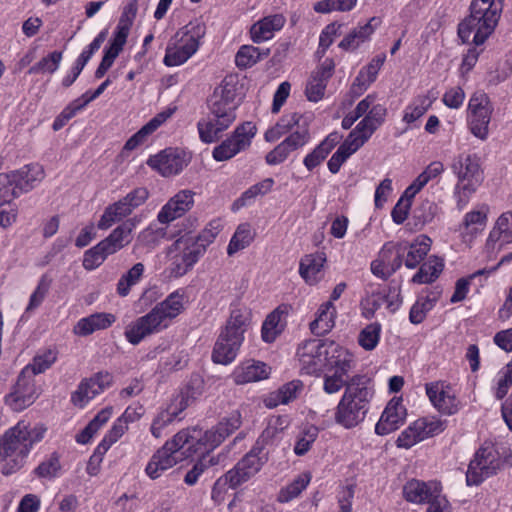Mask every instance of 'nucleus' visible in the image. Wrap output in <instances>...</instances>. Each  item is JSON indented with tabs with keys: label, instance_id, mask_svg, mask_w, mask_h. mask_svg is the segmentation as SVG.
Listing matches in <instances>:
<instances>
[{
	"label": "nucleus",
	"instance_id": "0eeeda50",
	"mask_svg": "<svg viewBox=\"0 0 512 512\" xmlns=\"http://www.w3.org/2000/svg\"><path fill=\"white\" fill-rule=\"evenodd\" d=\"M442 486L437 481H408L403 487L404 498L414 504H429L427 512H450V504L442 495Z\"/></svg>",
	"mask_w": 512,
	"mask_h": 512
},
{
	"label": "nucleus",
	"instance_id": "3c124183",
	"mask_svg": "<svg viewBox=\"0 0 512 512\" xmlns=\"http://www.w3.org/2000/svg\"><path fill=\"white\" fill-rule=\"evenodd\" d=\"M444 264L437 257H430L424 262L418 272L412 277V282L416 284H428L435 281L442 272Z\"/></svg>",
	"mask_w": 512,
	"mask_h": 512
},
{
	"label": "nucleus",
	"instance_id": "c9c22d12",
	"mask_svg": "<svg viewBox=\"0 0 512 512\" xmlns=\"http://www.w3.org/2000/svg\"><path fill=\"white\" fill-rule=\"evenodd\" d=\"M181 461L169 451L168 446L159 448L150 458L145 472L151 479L159 478L166 470Z\"/></svg>",
	"mask_w": 512,
	"mask_h": 512
},
{
	"label": "nucleus",
	"instance_id": "7c9ffc66",
	"mask_svg": "<svg viewBox=\"0 0 512 512\" xmlns=\"http://www.w3.org/2000/svg\"><path fill=\"white\" fill-rule=\"evenodd\" d=\"M242 344L243 341L220 332L212 351V361L221 365L231 364L236 359Z\"/></svg>",
	"mask_w": 512,
	"mask_h": 512
},
{
	"label": "nucleus",
	"instance_id": "cd10ccee",
	"mask_svg": "<svg viewBox=\"0 0 512 512\" xmlns=\"http://www.w3.org/2000/svg\"><path fill=\"white\" fill-rule=\"evenodd\" d=\"M488 207L482 205L478 209L465 214L459 226L461 239L466 244H471L476 236L483 231L487 223Z\"/></svg>",
	"mask_w": 512,
	"mask_h": 512
},
{
	"label": "nucleus",
	"instance_id": "f8f14e48",
	"mask_svg": "<svg viewBox=\"0 0 512 512\" xmlns=\"http://www.w3.org/2000/svg\"><path fill=\"white\" fill-rule=\"evenodd\" d=\"M445 429V422L435 417L417 419L403 430L397 438L399 448L409 449L418 442L440 434Z\"/></svg>",
	"mask_w": 512,
	"mask_h": 512
},
{
	"label": "nucleus",
	"instance_id": "4be33fe9",
	"mask_svg": "<svg viewBox=\"0 0 512 512\" xmlns=\"http://www.w3.org/2000/svg\"><path fill=\"white\" fill-rule=\"evenodd\" d=\"M325 367L328 372L348 377L355 366L353 354L346 348L329 340L327 342Z\"/></svg>",
	"mask_w": 512,
	"mask_h": 512
},
{
	"label": "nucleus",
	"instance_id": "338daca9",
	"mask_svg": "<svg viewBox=\"0 0 512 512\" xmlns=\"http://www.w3.org/2000/svg\"><path fill=\"white\" fill-rule=\"evenodd\" d=\"M512 385V360L507 363L498 373L497 388L495 396L497 399H503Z\"/></svg>",
	"mask_w": 512,
	"mask_h": 512
},
{
	"label": "nucleus",
	"instance_id": "0e129e2a",
	"mask_svg": "<svg viewBox=\"0 0 512 512\" xmlns=\"http://www.w3.org/2000/svg\"><path fill=\"white\" fill-rule=\"evenodd\" d=\"M110 254L104 250L99 242L94 247L87 250L83 258V267L86 270H94L99 267Z\"/></svg>",
	"mask_w": 512,
	"mask_h": 512
},
{
	"label": "nucleus",
	"instance_id": "f257e3e1",
	"mask_svg": "<svg viewBox=\"0 0 512 512\" xmlns=\"http://www.w3.org/2000/svg\"><path fill=\"white\" fill-rule=\"evenodd\" d=\"M45 431L42 426L31 427L25 420H20L9 428L2 437L0 449L2 473L10 475L18 471L24 465L33 445L43 439Z\"/></svg>",
	"mask_w": 512,
	"mask_h": 512
},
{
	"label": "nucleus",
	"instance_id": "09e8293b",
	"mask_svg": "<svg viewBox=\"0 0 512 512\" xmlns=\"http://www.w3.org/2000/svg\"><path fill=\"white\" fill-rule=\"evenodd\" d=\"M301 120L302 116L298 113L283 115L275 126L265 132V140L267 142H274L278 140L283 134L289 132L295 126L296 128H298V126H302L303 124H300Z\"/></svg>",
	"mask_w": 512,
	"mask_h": 512
},
{
	"label": "nucleus",
	"instance_id": "e2e57ef3",
	"mask_svg": "<svg viewBox=\"0 0 512 512\" xmlns=\"http://www.w3.org/2000/svg\"><path fill=\"white\" fill-rule=\"evenodd\" d=\"M380 333L381 325L379 323L375 322L367 325L359 333V345L367 351L373 350L379 342Z\"/></svg>",
	"mask_w": 512,
	"mask_h": 512
},
{
	"label": "nucleus",
	"instance_id": "49530a36",
	"mask_svg": "<svg viewBox=\"0 0 512 512\" xmlns=\"http://www.w3.org/2000/svg\"><path fill=\"white\" fill-rule=\"evenodd\" d=\"M376 21V18H371L370 21L365 23L364 25L358 26L353 29L349 34H347L342 41L339 43V47L343 50H355L357 49L363 42L369 39V37L373 34L375 27L373 26V22Z\"/></svg>",
	"mask_w": 512,
	"mask_h": 512
},
{
	"label": "nucleus",
	"instance_id": "423d86ee",
	"mask_svg": "<svg viewBox=\"0 0 512 512\" xmlns=\"http://www.w3.org/2000/svg\"><path fill=\"white\" fill-rule=\"evenodd\" d=\"M240 90L238 76L226 75L210 96L209 107L212 116L233 123L236 119V110L242 101Z\"/></svg>",
	"mask_w": 512,
	"mask_h": 512
},
{
	"label": "nucleus",
	"instance_id": "72a5a7b5",
	"mask_svg": "<svg viewBox=\"0 0 512 512\" xmlns=\"http://www.w3.org/2000/svg\"><path fill=\"white\" fill-rule=\"evenodd\" d=\"M432 240L426 235H419L412 243H402L403 262L408 269L416 268L427 256Z\"/></svg>",
	"mask_w": 512,
	"mask_h": 512
},
{
	"label": "nucleus",
	"instance_id": "20e7f679",
	"mask_svg": "<svg viewBox=\"0 0 512 512\" xmlns=\"http://www.w3.org/2000/svg\"><path fill=\"white\" fill-rule=\"evenodd\" d=\"M501 2L474 0L470 6V14L458 25V36L463 43L470 41L475 45L483 44L494 31L500 13Z\"/></svg>",
	"mask_w": 512,
	"mask_h": 512
},
{
	"label": "nucleus",
	"instance_id": "ddd939ff",
	"mask_svg": "<svg viewBox=\"0 0 512 512\" xmlns=\"http://www.w3.org/2000/svg\"><path fill=\"white\" fill-rule=\"evenodd\" d=\"M512 243V211L502 213L487 237L484 254L487 261L495 260L503 248Z\"/></svg>",
	"mask_w": 512,
	"mask_h": 512
},
{
	"label": "nucleus",
	"instance_id": "c03bdc74",
	"mask_svg": "<svg viewBox=\"0 0 512 512\" xmlns=\"http://www.w3.org/2000/svg\"><path fill=\"white\" fill-rule=\"evenodd\" d=\"M131 213L132 210L127 206L126 202L120 199L105 208L97 227L100 230H107L113 224L120 222Z\"/></svg>",
	"mask_w": 512,
	"mask_h": 512
},
{
	"label": "nucleus",
	"instance_id": "680f3d73",
	"mask_svg": "<svg viewBox=\"0 0 512 512\" xmlns=\"http://www.w3.org/2000/svg\"><path fill=\"white\" fill-rule=\"evenodd\" d=\"M63 54L60 51H53L28 70L29 74L54 73L59 68Z\"/></svg>",
	"mask_w": 512,
	"mask_h": 512
},
{
	"label": "nucleus",
	"instance_id": "69168bd1",
	"mask_svg": "<svg viewBox=\"0 0 512 512\" xmlns=\"http://www.w3.org/2000/svg\"><path fill=\"white\" fill-rule=\"evenodd\" d=\"M357 0H322L314 5L318 13H329L332 11H350L356 5Z\"/></svg>",
	"mask_w": 512,
	"mask_h": 512
},
{
	"label": "nucleus",
	"instance_id": "a211bd4d",
	"mask_svg": "<svg viewBox=\"0 0 512 512\" xmlns=\"http://www.w3.org/2000/svg\"><path fill=\"white\" fill-rule=\"evenodd\" d=\"M189 399V390L180 392L171 400L166 408L157 414L150 427L151 434L155 438H160L163 429L169 424L174 421H180L183 418L182 413L188 407Z\"/></svg>",
	"mask_w": 512,
	"mask_h": 512
},
{
	"label": "nucleus",
	"instance_id": "bb28decb",
	"mask_svg": "<svg viewBox=\"0 0 512 512\" xmlns=\"http://www.w3.org/2000/svg\"><path fill=\"white\" fill-rule=\"evenodd\" d=\"M192 207V192L190 190L179 191L159 211L157 220L167 225L177 218L182 217Z\"/></svg>",
	"mask_w": 512,
	"mask_h": 512
},
{
	"label": "nucleus",
	"instance_id": "a19ab883",
	"mask_svg": "<svg viewBox=\"0 0 512 512\" xmlns=\"http://www.w3.org/2000/svg\"><path fill=\"white\" fill-rule=\"evenodd\" d=\"M339 135L337 133L329 134L311 153L304 158V165L308 170L317 167L338 144Z\"/></svg>",
	"mask_w": 512,
	"mask_h": 512
},
{
	"label": "nucleus",
	"instance_id": "2eb2a0df",
	"mask_svg": "<svg viewBox=\"0 0 512 512\" xmlns=\"http://www.w3.org/2000/svg\"><path fill=\"white\" fill-rule=\"evenodd\" d=\"M113 383V376L108 371H100L89 378L83 379L71 395V402L79 407H85L89 401L109 388Z\"/></svg>",
	"mask_w": 512,
	"mask_h": 512
},
{
	"label": "nucleus",
	"instance_id": "9b49d317",
	"mask_svg": "<svg viewBox=\"0 0 512 512\" xmlns=\"http://www.w3.org/2000/svg\"><path fill=\"white\" fill-rule=\"evenodd\" d=\"M328 341V339H308L298 346L296 354L302 374L318 375L324 369Z\"/></svg>",
	"mask_w": 512,
	"mask_h": 512
},
{
	"label": "nucleus",
	"instance_id": "aec40b11",
	"mask_svg": "<svg viewBox=\"0 0 512 512\" xmlns=\"http://www.w3.org/2000/svg\"><path fill=\"white\" fill-rule=\"evenodd\" d=\"M310 140V133L306 123L298 126L288 137L278 144L266 155V162L269 165H277L284 162L291 152L305 146Z\"/></svg>",
	"mask_w": 512,
	"mask_h": 512
},
{
	"label": "nucleus",
	"instance_id": "5701e85b",
	"mask_svg": "<svg viewBox=\"0 0 512 512\" xmlns=\"http://www.w3.org/2000/svg\"><path fill=\"white\" fill-rule=\"evenodd\" d=\"M252 320L251 310L240 303L231 304L230 315L221 332L244 342V334Z\"/></svg>",
	"mask_w": 512,
	"mask_h": 512
},
{
	"label": "nucleus",
	"instance_id": "9d476101",
	"mask_svg": "<svg viewBox=\"0 0 512 512\" xmlns=\"http://www.w3.org/2000/svg\"><path fill=\"white\" fill-rule=\"evenodd\" d=\"M256 133L257 128L252 122H245L237 126L230 137L214 148L213 158L218 162L227 161L247 150Z\"/></svg>",
	"mask_w": 512,
	"mask_h": 512
},
{
	"label": "nucleus",
	"instance_id": "39448f33",
	"mask_svg": "<svg viewBox=\"0 0 512 512\" xmlns=\"http://www.w3.org/2000/svg\"><path fill=\"white\" fill-rule=\"evenodd\" d=\"M268 460V452L253 447L237 464L214 484L212 497L217 498L227 488L235 489L257 474Z\"/></svg>",
	"mask_w": 512,
	"mask_h": 512
},
{
	"label": "nucleus",
	"instance_id": "79ce46f5",
	"mask_svg": "<svg viewBox=\"0 0 512 512\" xmlns=\"http://www.w3.org/2000/svg\"><path fill=\"white\" fill-rule=\"evenodd\" d=\"M404 249L402 243L387 242L378 254V258L385 268L395 273L404 263Z\"/></svg>",
	"mask_w": 512,
	"mask_h": 512
},
{
	"label": "nucleus",
	"instance_id": "58836bf2",
	"mask_svg": "<svg viewBox=\"0 0 512 512\" xmlns=\"http://www.w3.org/2000/svg\"><path fill=\"white\" fill-rule=\"evenodd\" d=\"M231 124V122L215 116L208 120L199 121L197 124L199 137L204 143H214Z\"/></svg>",
	"mask_w": 512,
	"mask_h": 512
},
{
	"label": "nucleus",
	"instance_id": "864d4df0",
	"mask_svg": "<svg viewBox=\"0 0 512 512\" xmlns=\"http://www.w3.org/2000/svg\"><path fill=\"white\" fill-rule=\"evenodd\" d=\"M58 351L55 348H48L39 351L33 358V362L24 369H29V374L33 377L36 374L45 372L57 360Z\"/></svg>",
	"mask_w": 512,
	"mask_h": 512
},
{
	"label": "nucleus",
	"instance_id": "473e14b6",
	"mask_svg": "<svg viewBox=\"0 0 512 512\" xmlns=\"http://www.w3.org/2000/svg\"><path fill=\"white\" fill-rule=\"evenodd\" d=\"M175 112V108H168L157 115H155L149 122H147L139 131L131 136L123 147L125 151H132L138 146L143 144L149 135L155 132L163 123H165Z\"/></svg>",
	"mask_w": 512,
	"mask_h": 512
},
{
	"label": "nucleus",
	"instance_id": "4d7b16f0",
	"mask_svg": "<svg viewBox=\"0 0 512 512\" xmlns=\"http://www.w3.org/2000/svg\"><path fill=\"white\" fill-rule=\"evenodd\" d=\"M310 480L311 476L309 473L298 475L290 484L280 490L278 501L281 503H287L298 497L302 491L306 489Z\"/></svg>",
	"mask_w": 512,
	"mask_h": 512
},
{
	"label": "nucleus",
	"instance_id": "c85d7f7f",
	"mask_svg": "<svg viewBox=\"0 0 512 512\" xmlns=\"http://www.w3.org/2000/svg\"><path fill=\"white\" fill-rule=\"evenodd\" d=\"M327 258L324 252L304 255L299 263V274L308 285L318 284L324 277V264Z\"/></svg>",
	"mask_w": 512,
	"mask_h": 512
},
{
	"label": "nucleus",
	"instance_id": "4c0bfd02",
	"mask_svg": "<svg viewBox=\"0 0 512 512\" xmlns=\"http://www.w3.org/2000/svg\"><path fill=\"white\" fill-rule=\"evenodd\" d=\"M336 315V308L331 301L323 303L317 311L315 320L310 323L311 332L316 336L329 333L335 326Z\"/></svg>",
	"mask_w": 512,
	"mask_h": 512
},
{
	"label": "nucleus",
	"instance_id": "a878e982",
	"mask_svg": "<svg viewBox=\"0 0 512 512\" xmlns=\"http://www.w3.org/2000/svg\"><path fill=\"white\" fill-rule=\"evenodd\" d=\"M139 223L140 218L135 216L117 226L105 239L100 241L104 250L112 255L128 246L133 239L132 232Z\"/></svg>",
	"mask_w": 512,
	"mask_h": 512
},
{
	"label": "nucleus",
	"instance_id": "c756f323",
	"mask_svg": "<svg viewBox=\"0 0 512 512\" xmlns=\"http://www.w3.org/2000/svg\"><path fill=\"white\" fill-rule=\"evenodd\" d=\"M286 19L280 14L265 16L255 22L250 28V37L254 43H262L273 38L275 32L280 31Z\"/></svg>",
	"mask_w": 512,
	"mask_h": 512
},
{
	"label": "nucleus",
	"instance_id": "774afa93",
	"mask_svg": "<svg viewBox=\"0 0 512 512\" xmlns=\"http://www.w3.org/2000/svg\"><path fill=\"white\" fill-rule=\"evenodd\" d=\"M342 25L337 23H331L327 25L321 32L319 38V47L317 50V54L322 57L326 50L331 46L334 41V38L340 34L339 30Z\"/></svg>",
	"mask_w": 512,
	"mask_h": 512
},
{
	"label": "nucleus",
	"instance_id": "f3484780",
	"mask_svg": "<svg viewBox=\"0 0 512 512\" xmlns=\"http://www.w3.org/2000/svg\"><path fill=\"white\" fill-rule=\"evenodd\" d=\"M186 152L178 148H167L147 160L148 166L164 177L176 175L187 166Z\"/></svg>",
	"mask_w": 512,
	"mask_h": 512
},
{
	"label": "nucleus",
	"instance_id": "5fc2aeb1",
	"mask_svg": "<svg viewBox=\"0 0 512 512\" xmlns=\"http://www.w3.org/2000/svg\"><path fill=\"white\" fill-rule=\"evenodd\" d=\"M387 115V109L382 104H374L368 114L357 124L369 134L373 133L384 123Z\"/></svg>",
	"mask_w": 512,
	"mask_h": 512
},
{
	"label": "nucleus",
	"instance_id": "7ed1b4c3",
	"mask_svg": "<svg viewBox=\"0 0 512 512\" xmlns=\"http://www.w3.org/2000/svg\"><path fill=\"white\" fill-rule=\"evenodd\" d=\"M182 310L183 294L178 290L171 293L150 312L131 322L124 331L126 340L132 345H138L146 337L166 329L169 322Z\"/></svg>",
	"mask_w": 512,
	"mask_h": 512
},
{
	"label": "nucleus",
	"instance_id": "f03ea898",
	"mask_svg": "<svg viewBox=\"0 0 512 512\" xmlns=\"http://www.w3.org/2000/svg\"><path fill=\"white\" fill-rule=\"evenodd\" d=\"M374 390L365 375L351 377L335 413V422L345 429H352L364 421L369 411Z\"/></svg>",
	"mask_w": 512,
	"mask_h": 512
},
{
	"label": "nucleus",
	"instance_id": "e433bc0d",
	"mask_svg": "<svg viewBox=\"0 0 512 512\" xmlns=\"http://www.w3.org/2000/svg\"><path fill=\"white\" fill-rule=\"evenodd\" d=\"M14 185L18 196L33 189L44 178V170L38 164L26 165L18 171H13Z\"/></svg>",
	"mask_w": 512,
	"mask_h": 512
},
{
	"label": "nucleus",
	"instance_id": "2f4dec72",
	"mask_svg": "<svg viewBox=\"0 0 512 512\" xmlns=\"http://www.w3.org/2000/svg\"><path fill=\"white\" fill-rule=\"evenodd\" d=\"M269 374L270 367L264 362L246 360L235 368L232 377L236 384L242 385L266 379Z\"/></svg>",
	"mask_w": 512,
	"mask_h": 512
},
{
	"label": "nucleus",
	"instance_id": "052dcab7",
	"mask_svg": "<svg viewBox=\"0 0 512 512\" xmlns=\"http://www.w3.org/2000/svg\"><path fill=\"white\" fill-rule=\"evenodd\" d=\"M192 56V44L189 40L181 46L167 47L164 64L166 66H178L186 62Z\"/></svg>",
	"mask_w": 512,
	"mask_h": 512
},
{
	"label": "nucleus",
	"instance_id": "6e6552de",
	"mask_svg": "<svg viewBox=\"0 0 512 512\" xmlns=\"http://www.w3.org/2000/svg\"><path fill=\"white\" fill-rule=\"evenodd\" d=\"M502 460L492 444H484L470 461L466 473L467 485H479L486 478L494 475L500 469Z\"/></svg>",
	"mask_w": 512,
	"mask_h": 512
},
{
	"label": "nucleus",
	"instance_id": "8fccbe9b",
	"mask_svg": "<svg viewBox=\"0 0 512 512\" xmlns=\"http://www.w3.org/2000/svg\"><path fill=\"white\" fill-rule=\"evenodd\" d=\"M303 389V384L300 380H293L281 386L274 394L268 399L267 406L275 407L279 404H288L295 400Z\"/></svg>",
	"mask_w": 512,
	"mask_h": 512
},
{
	"label": "nucleus",
	"instance_id": "37998d69",
	"mask_svg": "<svg viewBox=\"0 0 512 512\" xmlns=\"http://www.w3.org/2000/svg\"><path fill=\"white\" fill-rule=\"evenodd\" d=\"M284 311L281 307L276 308L267 315L261 328V338L266 343H272L284 330L285 324L282 322Z\"/></svg>",
	"mask_w": 512,
	"mask_h": 512
},
{
	"label": "nucleus",
	"instance_id": "f704fd0d",
	"mask_svg": "<svg viewBox=\"0 0 512 512\" xmlns=\"http://www.w3.org/2000/svg\"><path fill=\"white\" fill-rule=\"evenodd\" d=\"M115 320V316L111 313H94L78 320L73 332L78 336H88L97 330L109 328Z\"/></svg>",
	"mask_w": 512,
	"mask_h": 512
},
{
	"label": "nucleus",
	"instance_id": "1a4fd4ad",
	"mask_svg": "<svg viewBox=\"0 0 512 512\" xmlns=\"http://www.w3.org/2000/svg\"><path fill=\"white\" fill-rule=\"evenodd\" d=\"M492 104L485 93H475L468 104V128L478 139L485 141L489 135Z\"/></svg>",
	"mask_w": 512,
	"mask_h": 512
},
{
	"label": "nucleus",
	"instance_id": "ea45409f",
	"mask_svg": "<svg viewBox=\"0 0 512 512\" xmlns=\"http://www.w3.org/2000/svg\"><path fill=\"white\" fill-rule=\"evenodd\" d=\"M164 446H168L169 451L180 461L189 459L192 456V434L190 429H182L171 440L166 441Z\"/></svg>",
	"mask_w": 512,
	"mask_h": 512
},
{
	"label": "nucleus",
	"instance_id": "de8ad7c7",
	"mask_svg": "<svg viewBox=\"0 0 512 512\" xmlns=\"http://www.w3.org/2000/svg\"><path fill=\"white\" fill-rule=\"evenodd\" d=\"M221 229V220L214 219L210 221L196 239H194V263L196 262L197 257L201 256L206 251L207 246L214 241Z\"/></svg>",
	"mask_w": 512,
	"mask_h": 512
},
{
	"label": "nucleus",
	"instance_id": "a18cd8bd",
	"mask_svg": "<svg viewBox=\"0 0 512 512\" xmlns=\"http://www.w3.org/2000/svg\"><path fill=\"white\" fill-rule=\"evenodd\" d=\"M435 99L436 97L429 93L416 96L405 108L403 122L411 124L420 119L429 110Z\"/></svg>",
	"mask_w": 512,
	"mask_h": 512
},
{
	"label": "nucleus",
	"instance_id": "dca6fc26",
	"mask_svg": "<svg viewBox=\"0 0 512 512\" xmlns=\"http://www.w3.org/2000/svg\"><path fill=\"white\" fill-rule=\"evenodd\" d=\"M37 398L35 380L29 369H23L13 390L5 397V403L14 411H22L34 403Z\"/></svg>",
	"mask_w": 512,
	"mask_h": 512
},
{
	"label": "nucleus",
	"instance_id": "13d9d810",
	"mask_svg": "<svg viewBox=\"0 0 512 512\" xmlns=\"http://www.w3.org/2000/svg\"><path fill=\"white\" fill-rule=\"evenodd\" d=\"M253 239L254 234L252 233L250 225L248 223L239 225L227 247L228 255H233L236 252L248 247Z\"/></svg>",
	"mask_w": 512,
	"mask_h": 512
},
{
	"label": "nucleus",
	"instance_id": "4468645a",
	"mask_svg": "<svg viewBox=\"0 0 512 512\" xmlns=\"http://www.w3.org/2000/svg\"><path fill=\"white\" fill-rule=\"evenodd\" d=\"M170 262V275L180 277L192 266V232L181 234L167 249Z\"/></svg>",
	"mask_w": 512,
	"mask_h": 512
},
{
	"label": "nucleus",
	"instance_id": "b1692460",
	"mask_svg": "<svg viewBox=\"0 0 512 512\" xmlns=\"http://www.w3.org/2000/svg\"><path fill=\"white\" fill-rule=\"evenodd\" d=\"M406 418V409L401 398H392L385 407L379 421L375 425L378 435H387L397 430Z\"/></svg>",
	"mask_w": 512,
	"mask_h": 512
},
{
	"label": "nucleus",
	"instance_id": "6e6d98bb",
	"mask_svg": "<svg viewBox=\"0 0 512 512\" xmlns=\"http://www.w3.org/2000/svg\"><path fill=\"white\" fill-rule=\"evenodd\" d=\"M269 50L261 52L259 48L252 45H243L235 56V64L240 69H247L255 65L260 59L266 57Z\"/></svg>",
	"mask_w": 512,
	"mask_h": 512
},
{
	"label": "nucleus",
	"instance_id": "bf43d9fd",
	"mask_svg": "<svg viewBox=\"0 0 512 512\" xmlns=\"http://www.w3.org/2000/svg\"><path fill=\"white\" fill-rule=\"evenodd\" d=\"M120 429H110L108 433L105 435L103 440L97 446L94 454L90 457L87 472L90 475H96V469L91 468V465L94 462L100 463L102 461V456L108 451L113 443H115L119 438Z\"/></svg>",
	"mask_w": 512,
	"mask_h": 512
},
{
	"label": "nucleus",
	"instance_id": "603ef678",
	"mask_svg": "<svg viewBox=\"0 0 512 512\" xmlns=\"http://www.w3.org/2000/svg\"><path fill=\"white\" fill-rule=\"evenodd\" d=\"M444 171L440 161L431 162L426 169L406 188L408 196H415L430 180L436 178Z\"/></svg>",
	"mask_w": 512,
	"mask_h": 512
},
{
	"label": "nucleus",
	"instance_id": "6ab92c4d",
	"mask_svg": "<svg viewBox=\"0 0 512 512\" xmlns=\"http://www.w3.org/2000/svg\"><path fill=\"white\" fill-rule=\"evenodd\" d=\"M451 169L458 178L457 184L479 187L482 183L483 172L480 167V158L476 154H459L454 158Z\"/></svg>",
	"mask_w": 512,
	"mask_h": 512
},
{
	"label": "nucleus",
	"instance_id": "393cba45",
	"mask_svg": "<svg viewBox=\"0 0 512 512\" xmlns=\"http://www.w3.org/2000/svg\"><path fill=\"white\" fill-rule=\"evenodd\" d=\"M241 425V415L238 411L222 419L214 428L205 432L197 445H207L210 449L220 445L226 437L236 431Z\"/></svg>",
	"mask_w": 512,
	"mask_h": 512
},
{
	"label": "nucleus",
	"instance_id": "412c9836",
	"mask_svg": "<svg viewBox=\"0 0 512 512\" xmlns=\"http://www.w3.org/2000/svg\"><path fill=\"white\" fill-rule=\"evenodd\" d=\"M425 390L430 402L439 412L446 415H453L458 412L460 402L451 387L443 382H432L426 384Z\"/></svg>",
	"mask_w": 512,
	"mask_h": 512
}]
</instances>
